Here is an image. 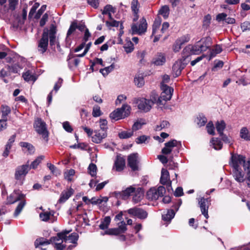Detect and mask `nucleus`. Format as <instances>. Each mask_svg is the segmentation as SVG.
<instances>
[{"label": "nucleus", "instance_id": "obj_1", "mask_svg": "<svg viewBox=\"0 0 250 250\" xmlns=\"http://www.w3.org/2000/svg\"><path fill=\"white\" fill-rule=\"evenodd\" d=\"M25 196V195L22 193L20 190H14V191L7 197V201L9 204H13L17 201H21L17 206L14 215L17 217L22 211L23 208L26 204V201L22 200Z\"/></svg>", "mask_w": 250, "mask_h": 250}, {"label": "nucleus", "instance_id": "obj_2", "mask_svg": "<svg viewBox=\"0 0 250 250\" xmlns=\"http://www.w3.org/2000/svg\"><path fill=\"white\" fill-rule=\"evenodd\" d=\"M131 107L127 104H124L121 108H119L112 112L109 115L111 119L115 121L128 116L130 113Z\"/></svg>", "mask_w": 250, "mask_h": 250}, {"label": "nucleus", "instance_id": "obj_3", "mask_svg": "<svg viewBox=\"0 0 250 250\" xmlns=\"http://www.w3.org/2000/svg\"><path fill=\"white\" fill-rule=\"evenodd\" d=\"M29 170V165L28 164L18 166L15 169V178L20 185H22L23 181Z\"/></svg>", "mask_w": 250, "mask_h": 250}, {"label": "nucleus", "instance_id": "obj_4", "mask_svg": "<svg viewBox=\"0 0 250 250\" xmlns=\"http://www.w3.org/2000/svg\"><path fill=\"white\" fill-rule=\"evenodd\" d=\"M166 192V189L162 186H159L157 189L155 188H151L146 192V197L150 200H156L159 197L163 196Z\"/></svg>", "mask_w": 250, "mask_h": 250}, {"label": "nucleus", "instance_id": "obj_5", "mask_svg": "<svg viewBox=\"0 0 250 250\" xmlns=\"http://www.w3.org/2000/svg\"><path fill=\"white\" fill-rule=\"evenodd\" d=\"M48 29H44L41 39L38 41V51L42 54L45 53L48 45Z\"/></svg>", "mask_w": 250, "mask_h": 250}, {"label": "nucleus", "instance_id": "obj_6", "mask_svg": "<svg viewBox=\"0 0 250 250\" xmlns=\"http://www.w3.org/2000/svg\"><path fill=\"white\" fill-rule=\"evenodd\" d=\"M147 26L146 21L145 18H143L140 21L139 26H137L135 23L132 24L131 26L132 34L139 35L144 34L146 31Z\"/></svg>", "mask_w": 250, "mask_h": 250}, {"label": "nucleus", "instance_id": "obj_7", "mask_svg": "<svg viewBox=\"0 0 250 250\" xmlns=\"http://www.w3.org/2000/svg\"><path fill=\"white\" fill-rule=\"evenodd\" d=\"M34 127L36 131L39 134L42 135L44 138L48 137V132L46 127V124L41 119L38 118L35 120Z\"/></svg>", "mask_w": 250, "mask_h": 250}, {"label": "nucleus", "instance_id": "obj_8", "mask_svg": "<svg viewBox=\"0 0 250 250\" xmlns=\"http://www.w3.org/2000/svg\"><path fill=\"white\" fill-rule=\"evenodd\" d=\"M198 46L197 42L194 45H188L183 50V57H188L191 55H198L201 53L202 51L200 50Z\"/></svg>", "mask_w": 250, "mask_h": 250}, {"label": "nucleus", "instance_id": "obj_9", "mask_svg": "<svg viewBox=\"0 0 250 250\" xmlns=\"http://www.w3.org/2000/svg\"><path fill=\"white\" fill-rule=\"evenodd\" d=\"M161 89L162 92L160 97L162 101L166 102L170 100L172 97L173 89L164 84H162Z\"/></svg>", "mask_w": 250, "mask_h": 250}, {"label": "nucleus", "instance_id": "obj_10", "mask_svg": "<svg viewBox=\"0 0 250 250\" xmlns=\"http://www.w3.org/2000/svg\"><path fill=\"white\" fill-rule=\"evenodd\" d=\"M182 57L183 59L176 62L172 67L173 71L175 73L176 77L181 74L182 70L185 67L188 61H186L188 57H183V56Z\"/></svg>", "mask_w": 250, "mask_h": 250}, {"label": "nucleus", "instance_id": "obj_11", "mask_svg": "<svg viewBox=\"0 0 250 250\" xmlns=\"http://www.w3.org/2000/svg\"><path fill=\"white\" fill-rule=\"evenodd\" d=\"M210 200L209 198L202 197L198 199V203L202 214L206 219L208 218V209L209 206Z\"/></svg>", "mask_w": 250, "mask_h": 250}, {"label": "nucleus", "instance_id": "obj_12", "mask_svg": "<svg viewBox=\"0 0 250 250\" xmlns=\"http://www.w3.org/2000/svg\"><path fill=\"white\" fill-rule=\"evenodd\" d=\"M138 108L144 112H147L152 108V103L144 98L139 99L137 102Z\"/></svg>", "mask_w": 250, "mask_h": 250}, {"label": "nucleus", "instance_id": "obj_13", "mask_svg": "<svg viewBox=\"0 0 250 250\" xmlns=\"http://www.w3.org/2000/svg\"><path fill=\"white\" fill-rule=\"evenodd\" d=\"M127 212L130 215L137 217L140 219H145L147 217V213L146 211L136 207L128 209Z\"/></svg>", "mask_w": 250, "mask_h": 250}, {"label": "nucleus", "instance_id": "obj_14", "mask_svg": "<svg viewBox=\"0 0 250 250\" xmlns=\"http://www.w3.org/2000/svg\"><path fill=\"white\" fill-rule=\"evenodd\" d=\"M231 164L233 168H241L240 166L243 165L246 157L242 155L231 154Z\"/></svg>", "mask_w": 250, "mask_h": 250}, {"label": "nucleus", "instance_id": "obj_15", "mask_svg": "<svg viewBox=\"0 0 250 250\" xmlns=\"http://www.w3.org/2000/svg\"><path fill=\"white\" fill-rule=\"evenodd\" d=\"M197 43L200 50L206 51L211 45V39L209 37L203 38Z\"/></svg>", "mask_w": 250, "mask_h": 250}, {"label": "nucleus", "instance_id": "obj_16", "mask_svg": "<svg viewBox=\"0 0 250 250\" xmlns=\"http://www.w3.org/2000/svg\"><path fill=\"white\" fill-rule=\"evenodd\" d=\"M178 142L176 140H172L165 144V147L162 149V153L164 155L169 154L174 147L177 146Z\"/></svg>", "mask_w": 250, "mask_h": 250}, {"label": "nucleus", "instance_id": "obj_17", "mask_svg": "<svg viewBox=\"0 0 250 250\" xmlns=\"http://www.w3.org/2000/svg\"><path fill=\"white\" fill-rule=\"evenodd\" d=\"M137 158V153L131 154L128 157V165L133 171L138 169Z\"/></svg>", "mask_w": 250, "mask_h": 250}, {"label": "nucleus", "instance_id": "obj_18", "mask_svg": "<svg viewBox=\"0 0 250 250\" xmlns=\"http://www.w3.org/2000/svg\"><path fill=\"white\" fill-rule=\"evenodd\" d=\"M73 193L74 190L71 188L63 190L61 194L58 203L60 204L65 203Z\"/></svg>", "mask_w": 250, "mask_h": 250}, {"label": "nucleus", "instance_id": "obj_19", "mask_svg": "<svg viewBox=\"0 0 250 250\" xmlns=\"http://www.w3.org/2000/svg\"><path fill=\"white\" fill-rule=\"evenodd\" d=\"M95 134L92 137V141L96 144L100 143L103 139L107 137V132L100 130L95 131Z\"/></svg>", "mask_w": 250, "mask_h": 250}, {"label": "nucleus", "instance_id": "obj_20", "mask_svg": "<svg viewBox=\"0 0 250 250\" xmlns=\"http://www.w3.org/2000/svg\"><path fill=\"white\" fill-rule=\"evenodd\" d=\"M70 230H65L61 232L58 233L56 236L52 237L50 239V242L52 244H54L56 245L57 242L64 241V237H65V235H67Z\"/></svg>", "mask_w": 250, "mask_h": 250}, {"label": "nucleus", "instance_id": "obj_21", "mask_svg": "<svg viewBox=\"0 0 250 250\" xmlns=\"http://www.w3.org/2000/svg\"><path fill=\"white\" fill-rule=\"evenodd\" d=\"M48 31V38H49V44L51 46H53L56 43L58 42V41L56 40V29L55 27L53 26H51L50 27L49 30Z\"/></svg>", "mask_w": 250, "mask_h": 250}, {"label": "nucleus", "instance_id": "obj_22", "mask_svg": "<svg viewBox=\"0 0 250 250\" xmlns=\"http://www.w3.org/2000/svg\"><path fill=\"white\" fill-rule=\"evenodd\" d=\"M233 176L235 180L239 183L243 182L245 180L244 174L241 168H233Z\"/></svg>", "mask_w": 250, "mask_h": 250}, {"label": "nucleus", "instance_id": "obj_23", "mask_svg": "<svg viewBox=\"0 0 250 250\" xmlns=\"http://www.w3.org/2000/svg\"><path fill=\"white\" fill-rule=\"evenodd\" d=\"M149 101L152 102V105L154 104H157L159 105H164L165 104V103H164L161 100V97H159L158 94L154 91L151 92Z\"/></svg>", "mask_w": 250, "mask_h": 250}, {"label": "nucleus", "instance_id": "obj_24", "mask_svg": "<svg viewBox=\"0 0 250 250\" xmlns=\"http://www.w3.org/2000/svg\"><path fill=\"white\" fill-rule=\"evenodd\" d=\"M133 197L132 201L134 203H137L140 202L143 198L144 196V190L141 188H138L135 189V191L133 193Z\"/></svg>", "mask_w": 250, "mask_h": 250}, {"label": "nucleus", "instance_id": "obj_25", "mask_svg": "<svg viewBox=\"0 0 250 250\" xmlns=\"http://www.w3.org/2000/svg\"><path fill=\"white\" fill-rule=\"evenodd\" d=\"M169 181H170V180L169 172L167 169L163 168L161 170V175L160 180V183L163 185H165Z\"/></svg>", "mask_w": 250, "mask_h": 250}, {"label": "nucleus", "instance_id": "obj_26", "mask_svg": "<svg viewBox=\"0 0 250 250\" xmlns=\"http://www.w3.org/2000/svg\"><path fill=\"white\" fill-rule=\"evenodd\" d=\"M166 60L164 54L158 53L153 59V63L156 65H162L165 63Z\"/></svg>", "mask_w": 250, "mask_h": 250}, {"label": "nucleus", "instance_id": "obj_27", "mask_svg": "<svg viewBox=\"0 0 250 250\" xmlns=\"http://www.w3.org/2000/svg\"><path fill=\"white\" fill-rule=\"evenodd\" d=\"M116 171H121L125 167V159L121 157L118 156L114 163Z\"/></svg>", "mask_w": 250, "mask_h": 250}, {"label": "nucleus", "instance_id": "obj_28", "mask_svg": "<svg viewBox=\"0 0 250 250\" xmlns=\"http://www.w3.org/2000/svg\"><path fill=\"white\" fill-rule=\"evenodd\" d=\"M136 188L132 187L130 186L124 190H123L121 193V196L123 199H126L129 197L132 193H133L135 191Z\"/></svg>", "mask_w": 250, "mask_h": 250}, {"label": "nucleus", "instance_id": "obj_29", "mask_svg": "<svg viewBox=\"0 0 250 250\" xmlns=\"http://www.w3.org/2000/svg\"><path fill=\"white\" fill-rule=\"evenodd\" d=\"M175 212L174 209H168L166 213H164L162 215V219L166 221H170L171 219L174 217Z\"/></svg>", "mask_w": 250, "mask_h": 250}, {"label": "nucleus", "instance_id": "obj_30", "mask_svg": "<svg viewBox=\"0 0 250 250\" xmlns=\"http://www.w3.org/2000/svg\"><path fill=\"white\" fill-rule=\"evenodd\" d=\"M5 68L9 71V72L18 73L22 68L18 63H14L11 65H7Z\"/></svg>", "mask_w": 250, "mask_h": 250}, {"label": "nucleus", "instance_id": "obj_31", "mask_svg": "<svg viewBox=\"0 0 250 250\" xmlns=\"http://www.w3.org/2000/svg\"><path fill=\"white\" fill-rule=\"evenodd\" d=\"M216 128L220 135H223L226 125L224 120L218 121L215 124Z\"/></svg>", "mask_w": 250, "mask_h": 250}, {"label": "nucleus", "instance_id": "obj_32", "mask_svg": "<svg viewBox=\"0 0 250 250\" xmlns=\"http://www.w3.org/2000/svg\"><path fill=\"white\" fill-rule=\"evenodd\" d=\"M79 236L77 233H72L68 236L65 235L64 237V241L66 242L69 241L70 243L76 244L78 239Z\"/></svg>", "mask_w": 250, "mask_h": 250}, {"label": "nucleus", "instance_id": "obj_33", "mask_svg": "<svg viewBox=\"0 0 250 250\" xmlns=\"http://www.w3.org/2000/svg\"><path fill=\"white\" fill-rule=\"evenodd\" d=\"M22 77L26 82L32 81L35 82L36 78L35 76L32 74L30 70H27L22 74Z\"/></svg>", "mask_w": 250, "mask_h": 250}, {"label": "nucleus", "instance_id": "obj_34", "mask_svg": "<svg viewBox=\"0 0 250 250\" xmlns=\"http://www.w3.org/2000/svg\"><path fill=\"white\" fill-rule=\"evenodd\" d=\"M240 136L241 138L246 141H250V134L247 127H242L240 132Z\"/></svg>", "mask_w": 250, "mask_h": 250}, {"label": "nucleus", "instance_id": "obj_35", "mask_svg": "<svg viewBox=\"0 0 250 250\" xmlns=\"http://www.w3.org/2000/svg\"><path fill=\"white\" fill-rule=\"evenodd\" d=\"M210 143L216 150L221 149L222 147L223 144L221 140L218 138H212Z\"/></svg>", "mask_w": 250, "mask_h": 250}, {"label": "nucleus", "instance_id": "obj_36", "mask_svg": "<svg viewBox=\"0 0 250 250\" xmlns=\"http://www.w3.org/2000/svg\"><path fill=\"white\" fill-rule=\"evenodd\" d=\"M134 81L135 84L138 87H142L145 84L144 77L140 74L135 76Z\"/></svg>", "mask_w": 250, "mask_h": 250}, {"label": "nucleus", "instance_id": "obj_37", "mask_svg": "<svg viewBox=\"0 0 250 250\" xmlns=\"http://www.w3.org/2000/svg\"><path fill=\"white\" fill-rule=\"evenodd\" d=\"M207 122V119L202 114H199L195 120V122L197 123L199 127H201L205 125Z\"/></svg>", "mask_w": 250, "mask_h": 250}, {"label": "nucleus", "instance_id": "obj_38", "mask_svg": "<svg viewBox=\"0 0 250 250\" xmlns=\"http://www.w3.org/2000/svg\"><path fill=\"white\" fill-rule=\"evenodd\" d=\"M159 14L166 19L169 14V9L167 5L163 6L159 11Z\"/></svg>", "mask_w": 250, "mask_h": 250}, {"label": "nucleus", "instance_id": "obj_39", "mask_svg": "<svg viewBox=\"0 0 250 250\" xmlns=\"http://www.w3.org/2000/svg\"><path fill=\"white\" fill-rule=\"evenodd\" d=\"M110 221L111 218L109 216L105 217L104 220L101 222L100 225H99L100 229L103 230L107 229Z\"/></svg>", "mask_w": 250, "mask_h": 250}, {"label": "nucleus", "instance_id": "obj_40", "mask_svg": "<svg viewBox=\"0 0 250 250\" xmlns=\"http://www.w3.org/2000/svg\"><path fill=\"white\" fill-rule=\"evenodd\" d=\"M50 244V239L46 240L43 238L37 239L35 242V245L36 248L38 247L39 246L48 245Z\"/></svg>", "mask_w": 250, "mask_h": 250}, {"label": "nucleus", "instance_id": "obj_41", "mask_svg": "<svg viewBox=\"0 0 250 250\" xmlns=\"http://www.w3.org/2000/svg\"><path fill=\"white\" fill-rule=\"evenodd\" d=\"M20 145V146L22 147H25L27 148L29 153L32 154L34 153L35 150L34 147L31 144L27 142H21Z\"/></svg>", "mask_w": 250, "mask_h": 250}, {"label": "nucleus", "instance_id": "obj_42", "mask_svg": "<svg viewBox=\"0 0 250 250\" xmlns=\"http://www.w3.org/2000/svg\"><path fill=\"white\" fill-rule=\"evenodd\" d=\"M133 134V131H131V130H129L127 131H122L119 133L118 136L120 139H127L131 137Z\"/></svg>", "mask_w": 250, "mask_h": 250}, {"label": "nucleus", "instance_id": "obj_43", "mask_svg": "<svg viewBox=\"0 0 250 250\" xmlns=\"http://www.w3.org/2000/svg\"><path fill=\"white\" fill-rule=\"evenodd\" d=\"M222 51V47L220 45H216L214 48L211 51L210 53L209 60L214 57L217 54L221 53Z\"/></svg>", "mask_w": 250, "mask_h": 250}, {"label": "nucleus", "instance_id": "obj_44", "mask_svg": "<svg viewBox=\"0 0 250 250\" xmlns=\"http://www.w3.org/2000/svg\"><path fill=\"white\" fill-rule=\"evenodd\" d=\"M1 111L2 112V118L7 119V116L11 112V109L7 105H2L1 107Z\"/></svg>", "mask_w": 250, "mask_h": 250}, {"label": "nucleus", "instance_id": "obj_45", "mask_svg": "<svg viewBox=\"0 0 250 250\" xmlns=\"http://www.w3.org/2000/svg\"><path fill=\"white\" fill-rule=\"evenodd\" d=\"M114 68V64L113 63L110 66L105 67L104 68L101 69L100 72L103 74L104 76H107L110 72H111Z\"/></svg>", "mask_w": 250, "mask_h": 250}, {"label": "nucleus", "instance_id": "obj_46", "mask_svg": "<svg viewBox=\"0 0 250 250\" xmlns=\"http://www.w3.org/2000/svg\"><path fill=\"white\" fill-rule=\"evenodd\" d=\"M43 158L44 156H40L38 157L37 159H36L34 161L32 162L30 166H29L30 169L31 168L35 169L36 168H37L38 166L43 159Z\"/></svg>", "mask_w": 250, "mask_h": 250}, {"label": "nucleus", "instance_id": "obj_47", "mask_svg": "<svg viewBox=\"0 0 250 250\" xmlns=\"http://www.w3.org/2000/svg\"><path fill=\"white\" fill-rule=\"evenodd\" d=\"M47 166L50 170L51 173L56 175H59L61 174L60 171L53 164L51 163H47Z\"/></svg>", "mask_w": 250, "mask_h": 250}, {"label": "nucleus", "instance_id": "obj_48", "mask_svg": "<svg viewBox=\"0 0 250 250\" xmlns=\"http://www.w3.org/2000/svg\"><path fill=\"white\" fill-rule=\"evenodd\" d=\"M111 12L114 13L115 12V8L111 5L107 4L104 7V8L102 11V14L106 15V14Z\"/></svg>", "mask_w": 250, "mask_h": 250}, {"label": "nucleus", "instance_id": "obj_49", "mask_svg": "<svg viewBox=\"0 0 250 250\" xmlns=\"http://www.w3.org/2000/svg\"><path fill=\"white\" fill-rule=\"evenodd\" d=\"M88 170L89 173L91 175V176H95L97 173L96 165L93 163H91L88 166Z\"/></svg>", "mask_w": 250, "mask_h": 250}, {"label": "nucleus", "instance_id": "obj_50", "mask_svg": "<svg viewBox=\"0 0 250 250\" xmlns=\"http://www.w3.org/2000/svg\"><path fill=\"white\" fill-rule=\"evenodd\" d=\"M169 126V123L167 121H163L161 122L160 125H157L156 126L155 129L156 131H160L163 129L167 128Z\"/></svg>", "mask_w": 250, "mask_h": 250}, {"label": "nucleus", "instance_id": "obj_51", "mask_svg": "<svg viewBox=\"0 0 250 250\" xmlns=\"http://www.w3.org/2000/svg\"><path fill=\"white\" fill-rule=\"evenodd\" d=\"M107 121L105 119H100V127L99 130L107 132Z\"/></svg>", "mask_w": 250, "mask_h": 250}, {"label": "nucleus", "instance_id": "obj_52", "mask_svg": "<svg viewBox=\"0 0 250 250\" xmlns=\"http://www.w3.org/2000/svg\"><path fill=\"white\" fill-rule=\"evenodd\" d=\"M75 171L73 169H69L67 172L64 173V178L68 181H72V177L75 175Z\"/></svg>", "mask_w": 250, "mask_h": 250}, {"label": "nucleus", "instance_id": "obj_53", "mask_svg": "<svg viewBox=\"0 0 250 250\" xmlns=\"http://www.w3.org/2000/svg\"><path fill=\"white\" fill-rule=\"evenodd\" d=\"M77 28V22L76 21H73L71 23L69 28L67 31V36H70L73 34L76 29Z\"/></svg>", "mask_w": 250, "mask_h": 250}, {"label": "nucleus", "instance_id": "obj_54", "mask_svg": "<svg viewBox=\"0 0 250 250\" xmlns=\"http://www.w3.org/2000/svg\"><path fill=\"white\" fill-rule=\"evenodd\" d=\"M104 233L106 234H108V235H119V234H121V233L120 231L118 228H113V229H108V230H107L105 231Z\"/></svg>", "mask_w": 250, "mask_h": 250}, {"label": "nucleus", "instance_id": "obj_55", "mask_svg": "<svg viewBox=\"0 0 250 250\" xmlns=\"http://www.w3.org/2000/svg\"><path fill=\"white\" fill-rule=\"evenodd\" d=\"M102 115L100 107L98 105H95L93 107L92 115L94 117H99Z\"/></svg>", "mask_w": 250, "mask_h": 250}, {"label": "nucleus", "instance_id": "obj_56", "mask_svg": "<svg viewBox=\"0 0 250 250\" xmlns=\"http://www.w3.org/2000/svg\"><path fill=\"white\" fill-rule=\"evenodd\" d=\"M124 47L125 51L127 53H129L133 51L134 49V45L132 42L130 41L125 44Z\"/></svg>", "mask_w": 250, "mask_h": 250}, {"label": "nucleus", "instance_id": "obj_57", "mask_svg": "<svg viewBox=\"0 0 250 250\" xmlns=\"http://www.w3.org/2000/svg\"><path fill=\"white\" fill-rule=\"evenodd\" d=\"M105 24L108 28H110L111 27H118L119 25L120 22L113 19L109 21H106Z\"/></svg>", "mask_w": 250, "mask_h": 250}, {"label": "nucleus", "instance_id": "obj_58", "mask_svg": "<svg viewBox=\"0 0 250 250\" xmlns=\"http://www.w3.org/2000/svg\"><path fill=\"white\" fill-rule=\"evenodd\" d=\"M241 28L243 32L250 31V22L246 21L242 23L240 25Z\"/></svg>", "mask_w": 250, "mask_h": 250}, {"label": "nucleus", "instance_id": "obj_59", "mask_svg": "<svg viewBox=\"0 0 250 250\" xmlns=\"http://www.w3.org/2000/svg\"><path fill=\"white\" fill-rule=\"evenodd\" d=\"M161 21L156 19L152 25V34L154 35L156 33V31L159 28L161 24Z\"/></svg>", "mask_w": 250, "mask_h": 250}, {"label": "nucleus", "instance_id": "obj_60", "mask_svg": "<svg viewBox=\"0 0 250 250\" xmlns=\"http://www.w3.org/2000/svg\"><path fill=\"white\" fill-rule=\"evenodd\" d=\"M131 5V8L133 12H139L138 8L139 2L138 0H132Z\"/></svg>", "mask_w": 250, "mask_h": 250}, {"label": "nucleus", "instance_id": "obj_61", "mask_svg": "<svg viewBox=\"0 0 250 250\" xmlns=\"http://www.w3.org/2000/svg\"><path fill=\"white\" fill-rule=\"evenodd\" d=\"M207 129L208 132L211 135H214V127L212 122H209L207 125Z\"/></svg>", "mask_w": 250, "mask_h": 250}, {"label": "nucleus", "instance_id": "obj_62", "mask_svg": "<svg viewBox=\"0 0 250 250\" xmlns=\"http://www.w3.org/2000/svg\"><path fill=\"white\" fill-rule=\"evenodd\" d=\"M177 40L183 45L190 40V36L187 34L182 36Z\"/></svg>", "mask_w": 250, "mask_h": 250}, {"label": "nucleus", "instance_id": "obj_63", "mask_svg": "<svg viewBox=\"0 0 250 250\" xmlns=\"http://www.w3.org/2000/svg\"><path fill=\"white\" fill-rule=\"evenodd\" d=\"M50 213L48 212L41 213L40 214V217L43 221H48L50 218Z\"/></svg>", "mask_w": 250, "mask_h": 250}, {"label": "nucleus", "instance_id": "obj_64", "mask_svg": "<svg viewBox=\"0 0 250 250\" xmlns=\"http://www.w3.org/2000/svg\"><path fill=\"white\" fill-rule=\"evenodd\" d=\"M8 2L9 9L12 11L14 10L18 4V0H8Z\"/></svg>", "mask_w": 250, "mask_h": 250}]
</instances>
